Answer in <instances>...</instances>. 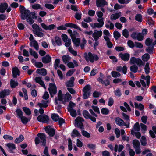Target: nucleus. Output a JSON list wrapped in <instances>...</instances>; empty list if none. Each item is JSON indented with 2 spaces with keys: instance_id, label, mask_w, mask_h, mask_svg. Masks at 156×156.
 I'll return each mask as SVG.
<instances>
[{
  "instance_id": "1",
  "label": "nucleus",
  "mask_w": 156,
  "mask_h": 156,
  "mask_svg": "<svg viewBox=\"0 0 156 156\" xmlns=\"http://www.w3.org/2000/svg\"><path fill=\"white\" fill-rule=\"evenodd\" d=\"M21 12V17L23 20H26L27 22L30 24H33L34 21L32 18H34L35 13L30 12L29 10L26 9L24 7L20 6Z\"/></svg>"
},
{
  "instance_id": "2",
  "label": "nucleus",
  "mask_w": 156,
  "mask_h": 156,
  "mask_svg": "<svg viewBox=\"0 0 156 156\" xmlns=\"http://www.w3.org/2000/svg\"><path fill=\"white\" fill-rule=\"evenodd\" d=\"M84 56L87 62L90 61L92 63L94 61L98 60L99 59V57L97 55L92 54L91 52L85 53Z\"/></svg>"
},
{
  "instance_id": "3",
  "label": "nucleus",
  "mask_w": 156,
  "mask_h": 156,
  "mask_svg": "<svg viewBox=\"0 0 156 156\" xmlns=\"http://www.w3.org/2000/svg\"><path fill=\"white\" fill-rule=\"evenodd\" d=\"M37 137L35 139V143L36 144H38L40 143H42V145H45L46 141L45 135L44 134L39 133L37 134Z\"/></svg>"
},
{
  "instance_id": "4",
  "label": "nucleus",
  "mask_w": 156,
  "mask_h": 156,
  "mask_svg": "<svg viewBox=\"0 0 156 156\" xmlns=\"http://www.w3.org/2000/svg\"><path fill=\"white\" fill-rule=\"evenodd\" d=\"M49 88L48 89L49 93L51 97H53L57 92L56 86L55 84L50 83L49 85Z\"/></svg>"
},
{
  "instance_id": "5",
  "label": "nucleus",
  "mask_w": 156,
  "mask_h": 156,
  "mask_svg": "<svg viewBox=\"0 0 156 156\" xmlns=\"http://www.w3.org/2000/svg\"><path fill=\"white\" fill-rule=\"evenodd\" d=\"M37 119L39 121L45 123H48L49 121L48 116L45 115H39Z\"/></svg>"
},
{
  "instance_id": "6",
  "label": "nucleus",
  "mask_w": 156,
  "mask_h": 156,
  "mask_svg": "<svg viewBox=\"0 0 156 156\" xmlns=\"http://www.w3.org/2000/svg\"><path fill=\"white\" fill-rule=\"evenodd\" d=\"M83 120L82 118L80 117H77L75 120V126L76 127H80L82 129L83 127V124L82 122Z\"/></svg>"
},
{
  "instance_id": "7",
  "label": "nucleus",
  "mask_w": 156,
  "mask_h": 156,
  "mask_svg": "<svg viewBox=\"0 0 156 156\" xmlns=\"http://www.w3.org/2000/svg\"><path fill=\"white\" fill-rule=\"evenodd\" d=\"M51 41L52 44L54 46H55L56 45L60 46L62 44L61 39L58 36L55 37L54 39H51Z\"/></svg>"
},
{
  "instance_id": "8",
  "label": "nucleus",
  "mask_w": 156,
  "mask_h": 156,
  "mask_svg": "<svg viewBox=\"0 0 156 156\" xmlns=\"http://www.w3.org/2000/svg\"><path fill=\"white\" fill-rule=\"evenodd\" d=\"M102 34V32L101 30H95L92 34V36L95 41H98L99 37Z\"/></svg>"
},
{
  "instance_id": "9",
  "label": "nucleus",
  "mask_w": 156,
  "mask_h": 156,
  "mask_svg": "<svg viewBox=\"0 0 156 156\" xmlns=\"http://www.w3.org/2000/svg\"><path fill=\"white\" fill-rule=\"evenodd\" d=\"M34 80L36 83L39 84L44 89L46 88L45 84L41 77L39 76L36 77L34 78Z\"/></svg>"
},
{
  "instance_id": "10",
  "label": "nucleus",
  "mask_w": 156,
  "mask_h": 156,
  "mask_svg": "<svg viewBox=\"0 0 156 156\" xmlns=\"http://www.w3.org/2000/svg\"><path fill=\"white\" fill-rule=\"evenodd\" d=\"M45 131L50 136H52L55 134V131L53 128H51L50 126H48L46 127Z\"/></svg>"
},
{
  "instance_id": "11",
  "label": "nucleus",
  "mask_w": 156,
  "mask_h": 156,
  "mask_svg": "<svg viewBox=\"0 0 156 156\" xmlns=\"http://www.w3.org/2000/svg\"><path fill=\"white\" fill-rule=\"evenodd\" d=\"M62 100L61 101H62L63 103L65 104L66 102L70 100L71 98V96L70 94L69 93H67L64 96H62Z\"/></svg>"
},
{
  "instance_id": "12",
  "label": "nucleus",
  "mask_w": 156,
  "mask_h": 156,
  "mask_svg": "<svg viewBox=\"0 0 156 156\" xmlns=\"http://www.w3.org/2000/svg\"><path fill=\"white\" fill-rule=\"evenodd\" d=\"M71 38L72 41L76 47L79 46L80 42V39L79 38H76L73 35H71Z\"/></svg>"
},
{
  "instance_id": "13",
  "label": "nucleus",
  "mask_w": 156,
  "mask_h": 156,
  "mask_svg": "<svg viewBox=\"0 0 156 156\" xmlns=\"http://www.w3.org/2000/svg\"><path fill=\"white\" fill-rule=\"evenodd\" d=\"M10 93L9 89H4L0 91V98H4L5 96L8 95Z\"/></svg>"
},
{
  "instance_id": "14",
  "label": "nucleus",
  "mask_w": 156,
  "mask_h": 156,
  "mask_svg": "<svg viewBox=\"0 0 156 156\" xmlns=\"http://www.w3.org/2000/svg\"><path fill=\"white\" fill-rule=\"evenodd\" d=\"M36 72L37 74L43 76H45L47 74L46 70L44 68L37 69Z\"/></svg>"
},
{
  "instance_id": "15",
  "label": "nucleus",
  "mask_w": 156,
  "mask_h": 156,
  "mask_svg": "<svg viewBox=\"0 0 156 156\" xmlns=\"http://www.w3.org/2000/svg\"><path fill=\"white\" fill-rule=\"evenodd\" d=\"M119 56L124 61L128 60L130 57L129 54L128 53H121L119 54Z\"/></svg>"
},
{
  "instance_id": "16",
  "label": "nucleus",
  "mask_w": 156,
  "mask_h": 156,
  "mask_svg": "<svg viewBox=\"0 0 156 156\" xmlns=\"http://www.w3.org/2000/svg\"><path fill=\"white\" fill-rule=\"evenodd\" d=\"M75 79L73 77L70 78L69 80L67 81L66 83V85L68 87H72L74 86V82Z\"/></svg>"
},
{
  "instance_id": "17",
  "label": "nucleus",
  "mask_w": 156,
  "mask_h": 156,
  "mask_svg": "<svg viewBox=\"0 0 156 156\" xmlns=\"http://www.w3.org/2000/svg\"><path fill=\"white\" fill-rule=\"evenodd\" d=\"M13 77L16 78L17 76L20 75V71L17 67H13L12 69Z\"/></svg>"
},
{
  "instance_id": "18",
  "label": "nucleus",
  "mask_w": 156,
  "mask_h": 156,
  "mask_svg": "<svg viewBox=\"0 0 156 156\" xmlns=\"http://www.w3.org/2000/svg\"><path fill=\"white\" fill-rule=\"evenodd\" d=\"M8 5L7 3H4L0 4V12L4 13L5 12Z\"/></svg>"
},
{
  "instance_id": "19",
  "label": "nucleus",
  "mask_w": 156,
  "mask_h": 156,
  "mask_svg": "<svg viewBox=\"0 0 156 156\" xmlns=\"http://www.w3.org/2000/svg\"><path fill=\"white\" fill-rule=\"evenodd\" d=\"M121 12H119L115 14H112L110 18L112 20H115L119 18L121 16Z\"/></svg>"
},
{
  "instance_id": "20",
  "label": "nucleus",
  "mask_w": 156,
  "mask_h": 156,
  "mask_svg": "<svg viewBox=\"0 0 156 156\" xmlns=\"http://www.w3.org/2000/svg\"><path fill=\"white\" fill-rule=\"evenodd\" d=\"M48 103V101L42 100L41 103H38L36 105V107L39 106L40 108H45L48 106L47 103Z\"/></svg>"
},
{
  "instance_id": "21",
  "label": "nucleus",
  "mask_w": 156,
  "mask_h": 156,
  "mask_svg": "<svg viewBox=\"0 0 156 156\" xmlns=\"http://www.w3.org/2000/svg\"><path fill=\"white\" fill-rule=\"evenodd\" d=\"M107 2L105 0H97L96 5L100 7L107 5Z\"/></svg>"
},
{
  "instance_id": "22",
  "label": "nucleus",
  "mask_w": 156,
  "mask_h": 156,
  "mask_svg": "<svg viewBox=\"0 0 156 156\" xmlns=\"http://www.w3.org/2000/svg\"><path fill=\"white\" fill-rule=\"evenodd\" d=\"M115 121L116 123L119 126H123V125H125V122L123 120L119 117L115 118Z\"/></svg>"
},
{
  "instance_id": "23",
  "label": "nucleus",
  "mask_w": 156,
  "mask_h": 156,
  "mask_svg": "<svg viewBox=\"0 0 156 156\" xmlns=\"http://www.w3.org/2000/svg\"><path fill=\"white\" fill-rule=\"evenodd\" d=\"M65 26L66 27L73 28L75 29H78L80 30H81L80 27H79L77 25L74 24L68 23L66 24Z\"/></svg>"
},
{
  "instance_id": "24",
  "label": "nucleus",
  "mask_w": 156,
  "mask_h": 156,
  "mask_svg": "<svg viewBox=\"0 0 156 156\" xmlns=\"http://www.w3.org/2000/svg\"><path fill=\"white\" fill-rule=\"evenodd\" d=\"M78 65L77 62L75 60H73V63L70 62L67 64L68 67L70 68H73L75 66H77Z\"/></svg>"
},
{
  "instance_id": "25",
  "label": "nucleus",
  "mask_w": 156,
  "mask_h": 156,
  "mask_svg": "<svg viewBox=\"0 0 156 156\" xmlns=\"http://www.w3.org/2000/svg\"><path fill=\"white\" fill-rule=\"evenodd\" d=\"M31 46L33 47L37 50L39 49V46L35 40L32 41L30 43Z\"/></svg>"
},
{
  "instance_id": "26",
  "label": "nucleus",
  "mask_w": 156,
  "mask_h": 156,
  "mask_svg": "<svg viewBox=\"0 0 156 156\" xmlns=\"http://www.w3.org/2000/svg\"><path fill=\"white\" fill-rule=\"evenodd\" d=\"M134 105L136 108L138 109L140 111H142L144 108V105L141 103L135 102Z\"/></svg>"
},
{
  "instance_id": "27",
  "label": "nucleus",
  "mask_w": 156,
  "mask_h": 156,
  "mask_svg": "<svg viewBox=\"0 0 156 156\" xmlns=\"http://www.w3.org/2000/svg\"><path fill=\"white\" fill-rule=\"evenodd\" d=\"M51 57L49 55H47L46 56L42 58L43 62L45 63L49 62L51 61Z\"/></svg>"
},
{
  "instance_id": "28",
  "label": "nucleus",
  "mask_w": 156,
  "mask_h": 156,
  "mask_svg": "<svg viewBox=\"0 0 156 156\" xmlns=\"http://www.w3.org/2000/svg\"><path fill=\"white\" fill-rule=\"evenodd\" d=\"M41 29H40L39 30H33L34 33L36 34L37 36L39 37H43L44 34L43 33L41 32Z\"/></svg>"
},
{
  "instance_id": "29",
  "label": "nucleus",
  "mask_w": 156,
  "mask_h": 156,
  "mask_svg": "<svg viewBox=\"0 0 156 156\" xmlns=\"http://www.w3.org/2000/svg\"><path fill=\"white\" fill-rule=\"evenodd\" d=\"M62 58L63 62L66 64L70 60V58L69 55H64L62 57Z\"/></svg>"
},
{
  "instance_id": "30",
  "label": "nucleus",
  "mask_w": 156,
  "mask_h": 156,
  "mask_svg": "<svg viewBox=\"0 0 156 156\" xmlns=\"http://www.w3.org/2000/svg\"><path fill=\"white\" fill-rule=\"evenodd\" d=\"M68 111L70 112V115L72 116L75 117L76 115V111L73 109L69 108H68Z\"/></svg>"
},
{
  "instance_id": "31",
  "label": "nucleus",
  "mask_w": 156,
  "mask_h": 156,
  "mask_svg": "<svg viewBox=\"0 0 156 156\" xmlns=\"http://www.w3.org/2000/svg\"><path fill=\"white\" fill-rule=\"evenodd\" d=\"M20 118L22 123L24 124H27L30 120V119H28L23 116Z\"/></svg>"
},
{
  "instance_id": "32",
  "label": "nucleus",
  "mask_w": 156,
  "mask_h": 156,
  "mask_svg": "<svg viewBox=\"0 0 156 156\" xmlns=\"http://www.w3.org/2000/svg\"><path fill=\"white\" fill-rule=\"evenodd\" d=\"M29 52L30 54L35 58H38V54L34 51L31 48L29 49Z\"/></svg>"
},
{
  "instance_id": "33",
  "label": "nucleus",
  "mask_w": 156,
  "mask_h": 156,
  "mask_svg": "<svg viewBox=\"0 0 156 156\" xmlns=\"http://www.w3.org/2000/svg\"><path fill=\"white\" fill-rule=\"evenodd\" d=\"M131 133L132 135H135L137 138H139L141 136L140 133L138 131H134L133 130H131Z\"/></svg>"
},
{
  "instance_id": "34",
  "label": "nucleus",
  "mask_w": 156,
  "mask_h": 156,
  "mask_svg": "<svg viewBox=\"0 0 156 156\" xmlns=\"http://www.w3.org/2000/svg\"><path fill=\"white\" fill-rule=\"evenodd\" d=\"M105 27L107 28H109L110 29H112L114 28V25L110 21H108V23L106 24Z\"/></svg>"
},
{
  "instance_id": "35",
  "label": "nucleus",
  "mask_w": 156,
  "mask_h": 156,
  "mask_svg": "<svg viewBox=\"0 0 156 156\" xmlns=\"http://www.w3.org/2000/svg\"><path fill=\"white\" fill-rule=\"evenodd\" d=\"M55 105H56L55 108L56 109H57L58 110V111H57L58 112H59V109L61 108V106L59 105V103H58V101H59L58 100V98H55Z\"/></svg>"
},
{
  "instance_id": "36",
  "label": "nucleus",
  "mask_w": 156,
  "mask_h": 156,
  "mask_svg": "<svg viewBox=\"0 0 156 156\" xmlns=\"http://www.w3.org/2000/svg\"><path fill=\"white\" fill-rule=\"evenodd\" d=\"M18 83L17 81H15L11 79L10 81V84L11 87L12 88H15L18 85Z\"/></svg>"
},
{
  "instance_id": "37",
  "label": "nucleus",
  "mask_w": 156,
  "mask_h": 156,
  "mask_svg": "<svg viewBox=\"0 0 156 156\" xmlns=\"http://www.w3.org/2000/svg\"><path fill=\"white\" fill-rule=\"evenodd\" d=\"M91 87L89 85L86 86L83 89V92L90 93Z\"/></svg>"
},
{
  "instance_id": "38",
  "label": "nucleus",
  "mask_w": 156,
  "mask_h": 156,
  "mask_svg": "<svg viewBox=\"0 0 156 156\" xmlns=\"http://www.w3.org/2000/svg\"><path fill=\"white\" fill-rule=\"evenodd\" d=\"M150 56L148 54H144L142 57V60L144 62H147L149 59Z\"/></svg>"
},
{
  "instance_id": "39",
  "label": "nucleus",
  "mask_w": 156,
  "mask_h": 156,
  "mask_svg": "<svg viewBox=\"0 0 156 156\" xmlns=\"http://www.w3.org/2000/svg\"><path fill=\"white\" fill-rule=\"evenodd\" d=\"M141 77L142 79H145L146 80L147 85L149 86L150 83V76H147L145 77L144 75H142Z\"/></svg>"
},
{
  "instance_id": "40",
  "label": "nucleus",
  "mask_w": 156,
  "mask_h": 156,
  "mask_svg": "<svg viewBox=\"0 0 156 156\" xmlns=\"http://www.w3.org/2000/svg\"><path fill=\"white\" fill-rule=\"evenodd\" d=\"M32 8L34 9L37 10L39 9H43V8L41 7L40 5L38 4H35L32 6Z\"/></svg>"
},
{
  "instance_id": "41",
  "label": "nucleus",
  "mask_w": 156,
  "mask_h": 156,
  "mask_svg": "<svg viewBox=\"0 0 156 156\" xmlns=\"http://www.w3.org/2000/svg\"><path fill=\"white\" fill-rule=\"evenodd\" d=\"M132 130H133L134 131H139L140 130L139 124L138 122L136 123L133 127V129Z\"/></svg>"
},
{
  "instance_id": "42",
  "label": "nucleus",
  "mask_w": 156,
  "mask_h": 156,
  "mask_svg": "<svg viewBox=\"0 0 156 156\" xmlns=\"http://www.w3.org/2000/svg\"><path fill=\"white\" fill-rule=\"evenodd\" d=\"M7 146L8 147L9 150L10 151V152L11 153V151L15 149V145L12 143H9L7 144Z\"/></svg>"
},
{
  "instance_id": "43",
  "label": "nucleus",
  "mask_w": 156,
  "mask_h": 156,
  "mask_svg": "<svg viewBox=\"0 0 156 156\" xmlns=\"http://www.w3.org/2000/svg\"><path fill=\"white\" fill-rule=\"evenodd\" d=\"M72 136L75 137L76 136H80V134L78 132L77 130L76 129H74L71 134Z\"/></svg>"
},
{
  "instance_id": "44",
  "label": "nucleus",
  "mask_w": 156,
  "mask_h": 156,
  "mask_svg": "<svg viewBox=\"0 0 156 156\" xmlns=\"http://www.w3.org/2000/svg\"><path fill=\"white\" fill-rule=\"evenodd\" d=\"M24 139L23 136L22 135H20V137L16 138L15 140V142L16 143H19L22 142Z\"/></svg>"
},
{
  "instance_id": "45",
  "label": "nucleus",
  "mask_w": 156,
  "mask_h": 156,
  "mask_svg": "<svg viewBox=\"0 0 156 156\" xmlns=\"http://www.w3.org/2000/svg\"><path fill=\"white\" fill-rule=\"evenodd\" d=\"M133 144L134 148L139 147L140 143L139 141L137 140H135L133 141Z\"/></svg>"
},
{
  "instance_id": "46",
  "label": "nucleus",
  "mask_w": 156,
  "mask_h": 156,
  "mask_svg": "<svg viewBox=\"0 0 156 156\" xmlns=\"http://www.w3.org/2000/svg\"><path fill=\"white\" fill-rule=\"evenodd\" d=\"M140 142L141 144L143 146H145L147 144V140L145 136H142Z\"/></svg>"
},
{
  "instance_id": "47",
  "label": "nucleus",
  "mask_w": 156,
  "mask_h": 156,
  "mask_svg": "<svg viewBox=\"0 0 156 156\" xmlns=\"http://www.w3.org/2000/svg\"><path fill=\"white\" fill-rule=\"evenodd\" d=\"M68 50L73 55L76 56L77 55V52L74 51L72 47H69L68 48Z\"/></svg>"
},
{
  "instance_id": "48",
  "label": "nucleus",
  "mask_w": 156,
  "mask_h": 156,
  "mask_svg": "<svg viewBox=\"0 0 156 156\" xmlns=\"http://www.w3.org/2000/svg\"><path fill=\"white\" fill-rule=\"evenodd\" d=\"M115 95L118 97H120L122 95V93L120 90L119 88H118L114 91Z\"/></svg>"
},
{
  "instance_id": "49",
  "label": "nucleus",
  "mask_w": 156,
  "mask_h": 156,
  "mask_svg": "<svg viewBox=\"0 0 156 156\" xmlns=\"http://www.w3.org/2000/svg\"><path fill=\"white\" fill-rule=\"evenodd\" d=\"M112 76L113 77H119L120 76V74L119 73L116 71H112L111 73Z\"/></svg>"
},
{
  "instance_id": "50",
  "label": "nucleus",
  "mask_w": 156,
  "mask_h": 156,
  "mask_svg": "<svg viewBox=\"0 0 156 156\" xmlns=\"http://www.w3.org/2000/svg\"><path fill=\"white\" fill-rule=\"evenodd\" d=\"M135 19L136 20L141 22L142 20V16L140 14H137L136 16Z\"/></svg>"
},
{
  "instance_id": "51",
  "label": "nucleus",
  "mask_w": 156,
  "mask_h": 156,
  "mask_svg": "<svg viewBox=\"0 0 156 156\" xmlns=\"http://www.w3.org/2000/svg\"><path fill=\"white\" fill-rule=\"evenodd\" d=\"M136 64L139 66H141L144 65V64L143 63L141 60L140 58H136Z\"/></svg>"
},
{
  "instance_id": "52",
  "label": "nucleus",
  "mask_w": 156,
  "mask_h": 156,
  "mask_svg": "<svg viewBox=\"0 0 156 156\" xmlns=\"http://www.w3.org/2000/svg\"><path fill=\"white\" fill-rule=\"evenodd\" d=\"M23 109L26 114L27 115H29L31 114V111L27 107H23Z\"/></svg>"
},
{
  "instance_id": "53",
  "label": "nucleus",
  "mask_w": 156,
  "mask_h": 156,
  "mask_svg": "<svg viewBox=\"0 0 156 156\" xmlns=\"http://www.w3.org/2000/svg\"><path fill=\"white\" fill-rule=\"evenodd\" d=\"M51 117L52 119L55 121H57L59 118V115L56 114H52Z\"/></svg>"
},
{
  "instance_id": "54",
  "label": "nucleus",
  "mask_w": 156,
  "mask_h": 156,
  "mask_svg": "<svg viewBox=\"0 0 156 156\" xmlns=\"http://www.w3.org/2000/svg\"><path fill=\"white\" fill-rule=\"evenodd\" d=\"M130 70L134 73H136L138 70V67L136 65H133L130 67Z\"/></svg>"
},
{
  "instance_id": "55",
  "label": "nucleus",
  "mask_w": 156,
  "mask_h": 156,
  "mask_svg": "<svg viewBox=\"0 0 156 156\" xmlns=\"http://www.w3.org/2000/svg\"><path fill=\"white\" fill-rule=\"evenodd\" d=\"M83 114L84 117L86 119L89 118L90 115L88 112L86 110H84L83 111Z\"/></svg>"
},
{
  "instance_id": "56",
  "label": "nucleus",
  "mask_w": 156,
  "mask_h": 156,
  "mask_svg": "<svg viewBox=\"0 0 156 156\" xmlns=\"http://www.w3.org/2000/svg\"><path fill=\"white\" fill-rule=\"evenodd\" d=\"M122 34L126 38L128 37L129 31L127 29H125L123 30Z\"/></svg>"
},
{
  "instance_id": "57",
  "label": "nucleus",
  "mask_w": 156,
  "mask_h": 156,
  "mask_svg": "<svg viewBox=\"0 0 156 156\" xmlns=\"http://www.w3.org/2000/svg\"><path fill=\"white\" fill-rule=\"evenodd\" d=\"M60 61L59 59H56L55 61V63L54 64V67L55 68L57 69L58 67L59 64L60 63Z\"/></svg>"
},
{
  "instance_id": "58",
  "label": "nucleus",
  "mask_w": 156,
  "mask_h": 156,
  "mask_svg": "<svg viewBox=\"0 0 156 156\" xmlns=\"http://www.w3.org/2000/svg\"><path fill=\"white\" fill-rule=\"evenodd\" d=\"M16 113L19 118H20L23 116V112L20 109H17L16 110Z\"/></svg>"
},
{
  "instance_id": "59",
  "label": "nucleus",
  "mask_w": 156,
  "mask_h": 156,
  "mask_svg": "<svg viewBox=\"0 0 156 156\" xmlns=\"http://www.w3.org/2000/svg\"><path fill=\"white\" fill-rule=\"evenodd\" d=\"M152 42V39L150 38H147L146 40L145 44L147 46H150Z\"/></svg>"
},
{
  "instance_id": "60",
  "label": "nucleus",
  "mask_w": 156,
  "mask_h": 156,
  "mask_svg": "<svg viewBox=\"0 0 156 156\" xmlns=\"http://www.w3.org/2000/svg\"><path fill=\"white\" fill-rule=\"evenodd\" d=\"M81 133L82 134L86 137L89 138L90 137V133L86 131L83 130Z\"/></svg>"
},
{
  "instance_id": "61",
  "label": "nucleus",
  "mask_w": 156,
  "mask_h": 156,
  "mask_svg": "<svg viewBox=\"0 0 156 156\" xmlns=\"http://www.w3.org/2000/svg\"><path fill=\"white\" fill-rule=\"evenodd\" d=\"M101 113L104 115H107L108 114L109 110L106 108H103L101 110Z\"/></svg>"
},
{
  "instance_id": "62",
  "label": "nucleus",
  "mask_w": 156,
  "mask_h": 156,
  "mask_svg": "<svg viewBox=\"0 0 156 156\" xmlns=\"http://www.w3.org/2000/svg\"><path fill=\"white\" fill-rule=\"evenodd\" d=\"M149 64L147 63L146 64L144 68V70L146 74H148L149 73Z\"/></svg>"
},
{
  "instance_id": "63",
  "label": "nucleus",
  "mask_w": 156,
  "mask_h": 156,
  "mask_svg": "<svg viewBox=\"0 0 156 156\" xmlns=\"http://www.w3.org/2000/svg\"><path fill=\"white\" fill-rule=\"evenodd\" d=\"M35 66L37 68H40L43 66V64L40 62H36L34 63Z\"/></svg>"
},
{
  "instance_id": "64",
  "label": "nucleus",
  "mask_w": 156,
  "mask_h": 156,
  "mask_svg": "<svg viewBox=\"0 0 156 156\" xmlns=\"http://www.w3.org/2000/svg\"><path fill=\"white\" fill-rule=\"evenodd\" d=\"M113 99L111 97H110L108 101V105L109 106H111L114 103Z\"/></svg>"
}]
</instances>
